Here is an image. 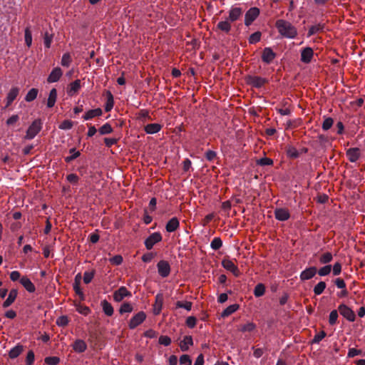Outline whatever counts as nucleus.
<instances>
[{
    "instance_id": "nucleus-1",
    "label": "nucleus",
    "mask_w": 365,
    "mask_h": 365,
    "mask_svg": "<svg viewBox=\"0 0 365 365\" xmlns=\"http://www.w3.org/2000/svg\"><path fill=\"white\" fill-rule=\"evenodd\" d=\"M278 32L284 38H294L297 35V30L290 22L285 20H278L276 22Z\"/></svg>"
},
{
    "instance_id": "nucleus-2",
    "label": "nucleus",
    "mask_w": 365,
    "mask_h": 365,
    "mask_svg": "<svg viewBox=\"0 0 365 365\" xmlns=\"http://www.w3.org/2000/svg\"><path fill=\"white\" fill-rule=\"evenodd\" d=\"M42 128V121L40 119L34 120L28 128L24 139L31 140L34 138Z\"/></svg>"
},
{
    "instance_id": "nucleus-3",
    "label": "nucleus",
    "mask_w": 365,
    "mask_h": 365,
    "mask_svg": "<svg viewBox=\"0 0 365 365\" xmlns=\"http://www.w3.org/2000/svg\"><path fill=\"white\" fill-rule=\"evenodd\" d=\"M259 14V10L257 7L250 8L245 14V24L250 26L257 18Z\"/></svg>"
},
{
    "instance_id": "nucleus-4",
    "label": "nucleus",
    "mask_w": 365,
    "mask_h": 365,
    "mask_svg": "<svg viewBox=\"0 0 365 365\" xmlns=\"http://www.w3.org/2000/svg\"><path fill=\"white\" fill-rule=\"evenodd\" d=\"M243 11L242 8L233 6L228 11V17L227 18L231 23L239 20L242 16Z\"/></svg>"
},
{
    "instance_id": "nucleus-5",
    "label": "nucleus",
    "mask_w": 365,
    "mask_h": 365,
    "mask_svg": "<svg viewBox=\"0 0 365 365\" xmlns=\"http://www.w3.org/2000/svg\"><path fill=\"white\" fill-rule=\"evenodd\" d=\"M222 265L225 269L232 272L235 277H238L240 275V270L232 260L230 259H224L222 261Z\"/></svg>"
},
{
    "instance_id": "nucleus-6",
    "label": "nucleus",
    "mask_w": 365,
    "mask_h": 365,
    "mask_svg": "<svg viewBox=\"0 0 365 365\" xmlns=\"http://www.w3.org/2000/svg\"><path fill=\"white\" fill-rule=\"evenodd\" d=\"M162 240V236L159 232L151 234L145 241V245L148 250H151L153 247Z\"/></svg>"
},
{
    "instance_id": "nucleus-7",
    "label": "nucleus",
    "mask_w": 365,
    "mask_h": 365,
    "mask_svg": "<svg viewBox=\"0 0 365 365\" xmlns=\"http://www.w3.org/2000/svg\"><path fill=\"white\" fill-rule=\"evenodd\" d=\"M130 296V292H129L125 287H120L119 289L114 292L113 299L117 302H120L124 298Z\"/></svg>"
},
{
    "instance_id": "nucleus-8",
    "label": "nucleus",
    "mask_w": 365,
    "mask_h": 365,
    "mask_svg": "<svg viewBox=\"0 0 365 365\" xmlns=\"http://www.w3.org/2000/svg\"><path fill=\"white\" fill-rule=\"evenodd\" d=\"M158 274L162 277H166L170 274V266L169 263L167 261L165 260H160L158 264Z\"/></svg>"
},
{
    "instance_id": "nucleus-9",
    "label": "nucleus",
    "mask_w": 365,
    "mask_h": 365,
    "mask_svg": "<svg viewBox=\"0 0 365 365\" xmlns=\"http://www.w3.org/2000/svg\"><path fill=\"white\" fill-rule=\"evenodd\" d=\"M63 75V71L59 67L54 68L49 73L47 81L49 83H56L59 81Z\"/></svg>"
},
{
    "instance_id": "nucleus-10",
    "label": "nucleus",
    "mask_w": 365,
    "mask_h": 365,
    "mask_svg": "<svg viewBox=\"0 0 365 365\" xmlns=\"http://www.w3.org/2000/svg\"><path fill=\"white\" fill-rule=\"evenodd\" d=\"M338 311L340 314L346 319H354L355 314L354 311L346 305L341 304L338 308Z\"/></svg>"
},
{
    "instance_id": "nucleus-11",
    "label": "nucleus",
    "mask_w": 365,
    "mask_h": 365,
    "mask_svg": "<svg viewBox=\"0 0 365 365\" xmlns=\"http://www.w3.org/2000/svg\"><path fill=\"white\" fill-rule=\"evenodd\" d=\"M313 56V49L310 47H306L301 51V61L304 63H309L312 61Z\"/></svg>"
},
{
    "instance_id": "nucleus-12",
    "label": "nucleus",
    "mask_w": 365,
    "mask_h": 365,
    "mask_svg": "<svg viewBox=\"0 0 365 365\" xmlns=\"http://www.w3.org/2000/svg\"><path fill=\"white\" fill-rule=\"evenodd\" d=\"M317 268L315 267H310L305 269L300 274V279L302 281H306L312 279L317 274Z\"/></svg>"
},
{
    "instance_id": "nucleus-13",
    "label": "nucleus",
    "mask_w": 365,
    "mask_h": 365,
    "mask_svg": "<svg viewBox=\"0 0 365 365\" xmlns=\"http://www.w3.org/2000/svg\"><path fill=\"white\" fill-rule=\"evenodd\" d=\"M276 54L269 47L264 48L262 55V61L266 63H270L275 58Z\"/></svg>"
},
{
    "instance_id": "nucleus-14",
    "label": "nucleus",
    "mask_w": 365,
    "mask_h": 365,
    "mask_svg": "<svg viewBox=\"0 0 365 365\" xmlns=\"http://www.w3.org/2000/svg\"><path fill=\"white\" fill-rule=\"evenodd\" d=\"M99 327V324L97 321H90L89 323L87 324V330L90 333L91 336L93 337H97L99 334L101 332L98 330Z\"/></svg>"
},
{
    "instance_id": "nucleus-15",
    "label": "nucleus",
    "mask_w": 365,
    "mask_h": 365,
    "mask_svg": "<svg viewBox=\"0 0 365 365\" xmlns=\"http://www.w3.org/2000/svg\"><path fill=\"white\" fill-rule=\"evenodd\" d=\"M346 155L350 162L354 163L360 157V150L357 148H349L346 150Z\"/></svg>"
},
{
    "instance_id": "nucleus-16",
    "label": "nucleus",
    "mask_w": 365,
    "mask_h": 365,
    "mask_svg": "<svg viewBox=\"0 0 365 365\" xmlns=\"http://www.w3.org/2000/svg\"><path fill=\"white\" fill-rule=\"evenodd\" d=\"M81 87V81L79 79H77L68 85L67 93L69 96H73L78 92Z\"/></svg>"
},
{
    "instance_id": "nucleus-17",
    "label": "nucleus",
    "mask_w": 365,
    "mask_h": 365,
    "mask_svg": "<svg viewBox=\"0 0 365 365\" xmlns=\"http://www.w3.org/2000/svg\"><path fill=\"white\" fill-rule=\"evenodd\" d=\"M71 346H73V350L78 354L83 353L87 349L86 342L80 339L76 340Z\"/></svg>"
},
{
    "instance_id": "nucleus-18",
    "label": "nucleus",
    "mask_w": 365,
    "mask_h": 365,
    "mask_svg": "<svg viewBox=\"0 0 365 365\" xmlns=\"http://www.w3.org/2000/svg\"><path fill=\"white\" fill-rule=\"evenodd\" d=\"M274 215L277 220L284 221L289 218V212L288 210L284 208L277 209L274 212Z\"/></svg>"
},
{
    "instance_id": "nucleus-19",
    "label": "nucleus",
    "mask_w": 365,
    "mask_h": 365,
    "mask_svg": "<svg viewBox=\"0 0 365 365\" xmlns=\"http://www.w3.org/2000/svg\"><path fill=\"white\" fill-rule=\"evenodd\" d=\"M20 282L22 286L29 292H34L36 290L34 284L32 282L26 277H23L20 279Z\"/></svg>"
},
{
    "instance_id": "nucleus-20",
    "label": "nucleus",
    "mask_w": 365,
    "mask_h": 365,
    "mask_svg": "<svg viewBox=\"0 0 365 365\" xmlns=\"http://www.w3.org/2000/svg\"><path fill=\"white\" fill-rule=\"evenodd\" d=\"M163 304V296L162 294H158L155 296V302L153 305V312L155 314H158L162 309Z\"/></svg>"
},
{
    "instance_id": "nucleus-21",
    "label": "nucleus",
    "mask_w": 365,
    "mask_h": 365,
    "mask_svg": "<svg viewBox=\"0 0 365 365\" xmlns=\"http://www.w3.org/2000/svg\"><path fill=\"white\" fill-rule=\"evenodd\" d=\"M193 344L192 337L190 336H185L183 339L180 342V348L182 351L188 350L189 346Z\"/></svg>"
},
{
    "instance_id": "nucleus-22",
    "label": "nucleus",
    "mask_w": 365,
    "mask_h": 365,
    "mask_svg": "<svg viewBox=\"0 0 365 365\" xmlns=\"http://www.w3.org/2000/svg\"><path fill=\"white\" fill-rule=\"evenodd\" d=\"M180 226L179 220L177 217L171 218L166 225V230L168 232H173L175 231Z\"/></svg>"
},
{
    "instance_id": "nucleus-23",
    "label": "nucleus",
    "mask_w": 365,
    "mask_h": 365,
    "mask_svg": "<svg viewBox=\"0 0 365 365\" xmlns=\"http://www.w3.org/2000/svg\"><path fill=\"white\" fill-rule=\"evenodd\" d=\"M231 22L227 19L218 22L217 24V29L226 34H228L231 31Z\"/></svg>"
},
{
    "instance_id": "nucleus-24",
    "label": "nucleus",
    "mask_w": 365,
    "mask_h": 365,
    "mask_svg": "<svg viewBox=\"0 0 365 365\" xmlns=\"http://www.w3.org/2000/svg\"><path fill=\"white\" fill-rule=\"evenodd\" d=\"M103 112L101 108H96L88 110L85 115H83V119L85 120H91L95 117H98L102 115Z\"/></svg>"
},
{
    "instance_id": "nucleus-25",
    "label": "nucleus",
    "mask_w": 365,
    "mask_h": 365,
    "mask_svg": "<svg viewBox=\"0 0 365 365\" xmlns=\"http://www.w3.org/2000/svg\"><path fill=\"white\" fill-rule=\"evenodd\" d=\"M192 308V302L186 300L183 301H178L175 304V309H183L186 312H189Z\"/></svg>"
},
{
    "instance_id": "nucleus-26",
    "label": "nucleus",
    "mask_w": 365,
    "mask_h": 365,
    "mask_svg": "<svg viewBox=\"0 0 365 365\" xmlns=\"http://www.w3.org/2000/svg\"><path fill=\"white\" fill-rule=\"evenodd\" d=\"M162 128V126L159 123H150L145 126V131L148 134H155L158 133Z\"/></svg>"
},
{
    "instance_id": "nucleus-27",
    "label": "nucleus",
    "mask_w": 365,
    "mask_h": 365,
    "mask_svg": "<svg viewBox=\"0 0 365 365\" xmlns=\"http://www.w3.org/2000/svg\"><path fill=\"white\" fill-rule=\"evenodd\" d=\"M19 92V89L16 87L12 88L6 97V106H9L16 99Z\"/></svg>"
},
{
    "instance_id": "nucleus-28",
    "label": "nucleus",
    "mask_w": 365,
    "mask_h": 365,
    "mask_svg": "<svg viewBox=\"0 0 365 365\" xmlns=\"http://www.w3.org/2000/svg\"><path fill=\"white\" fill-rule=\"evenodd\" d=\"M80 279H81V275H80V274H78L75 277V283L73 284V289H74L75 292L79 296L81 299H83L84 294H83V292L80 287Z\"/></svg>"
},
{
    "instance_id": "nucleus-29",
    "label": "nucleus",
    "mask_w": 365,
    "mask_h": 365,
    "mask_svg": "<svg viewBox=\"0 0 365 365\" xmlns=\"http://www.w3.org/2000/svg\"><path fill=\"white\" fill-rule=\"evenodd\" d=\"M24 351V346L18 344L16 346H15L13 349H11L9 353V356L11 359H16L21 354V353Z\"/></svg>"
},
{
    "instance_id": "nucleus-30",
    "label": "nucleus",
    "mask_w": 365,
    "mask_h": 365,
    "mask_svg": "<svg viewBox=\"0 0 365 365\" xmlns=\"http://www.w3.org/2000/svg\"><path fill=\"white\" fill-rule=\"evenodd\" d=\"M57 99V91L56 88H52L48 95V98L47 99V106L48 108H52L54 106L56 101Z\"/></svg>"
},
{
    "instance_id": "nucleus-31",
    "label": "nucleus",
    "mask_w": 365,
    "mask_h": 365,
    "mask_svg": "<svg viewBox=\"0 0 365 365\" xmlns=\"http://www.w3.org/2000/svg\"><path fill=\"white\" fill-rule=\"evenodd\" d=\"M106 96H107V101H106V103L105 105V110L106 112H109L113 108L114 100H113V96L112 93H110V91L106 92Z\"/></svg>"
},
{
    "instance_id": "nucleus-32",
    "label": "nucleus",
    "mask_w": 365,
    "mask_h": 365,
    "mask_svg": "<svg viewBox=\"0 0 365 365\" xmlns=\"http://www.w3.org/2000/svg\"><path fill=\"white\" fill-rule=\"evenodd\" d=\"M249 83L255 87L259 88L264 84L265 80L258 76H252L249 78Z\"/></svg>"
},
{
    "instance_id": "nucleus-33",
    "label": "nucleus",
    "mask_w": 365,
    "mask_h": 365,
    "mask_svg": "<svg viewBox=\"0 0 365 365\" xmlns=\"http://www.w3.org/2000/svg\"><path fill=\"white\" fill-rule=\"evenodd\" d=\"M18 292L16 289H11L7 299L4 302V307L10 306L16 299Z\"/></svg>"
},
{
    "instance_id": "nucleus-34",
    "label": "nucleus",
    "mask_w": 365,
    "mask_h": 365,
    "mask_svg": "<svg viewBox=\"0 0 365 365\" xmlns=\"http://www.w3.org/2000/svg\"><path fill=\"white\" fill-rule=\"evenodd\" d=\"M101 307L104 313L108 316L110 317L113 314V308L110 303L106 300L101 302Z\"/></svg>"
},
{
    "instance_id": "nucleus-35",
    "label": "nucleus",
    "mask_w": 365,
    "mask_h": 365,
    "mask_svg": "<svg viewBox=\"0 0 365 365\" xmlns=\"http://www.w3.org/2000/svg\"><path fill=\"white\" fill-rule=\"evenodd\" d=\"M239 309V305L234 304L227 307L221 314L222 317H227Z\"/></svg>"
},
{
    "instance_id": "nucleus-36",
    "label": "nucleus",
    "mask_w": 365,
    "mask_h": 365,
    "mask_svg": "<svg viewBox=\"0 0 365 365\" xmlns=\"http://www.w3.org/2000/svg\"><path fill=\"white\" fill-rule=\"evenodd\" d=\"M38 91L37 88L30 89L25 96V101L26 102H31L35 100L38 96Z\"/></svg>"
},
{
    "instance_id": "nucleus-37",
    "label": "nucleus",
    "mask_w": 365,
    "mask_h": 365,
    "mask_svg": "<svg viewBox=\"0 0 365 365\" xmlns=\"http://www.w3.org/2000/svg\"><path fill=\"white\" fill-rule=\"evenodd\" d=\"M333 259V255L331 252H324L319 257V262L323 264H326L330 262Z\"/></svg>"
},
{
    "instance_id": "nucleus-38",
    "label": "nucleus",
    "mask_w": 365,
    "mask_h": 365,
    "mask_svg": "<svg viewBox=\"0 0 365 365\" xmlns=\"http://www.w3.org/2000/svg\"><path fill=\"white\" fill-rule=\"evenodd\" d=\"M265 287L263 284H257L254 289V294L256 297H262L264 294Z\"/></svg>"
},
{
    "instance_id": "nucleus-39",
    "label": "nucleus",
    "mask_w": 365,
    "mask_h": 365,
    "mask_svg": "<svg viewBox=\"0 0 365 365\" xmlns=\"http://www.w3.org/2000/svg\"><path fill=\"white\" fill-rule=\"evenodd\" d=\"M255 327H256L255 324L250 322V323H247L246 324L240 326L238 327V330L240 331H242V333H246V331H248L250 333V331L255 330Z\"/></svg>"
},
{
    "instance_id": "nucleus-40",
    "label": "nucleus",
    "mask_w": 365,
    "mask_h": 365,
    "mask_svg": "<svg viewBox=\"0 0 365 365\" xmlns=\"http://www.w3.org/2000/svg\"><path fill=\"white\" fill-rule=\"evenodd\" d=\"M44 362L48 365H58L60 362V358L56 356H46L44 359Z\"/></svg>"
},
{
    "instance_id": "nucleus-41",
    "label": "nucleus",
    "mask_w": 365,
    "mask_h": 365,
    "mask_svg": "<svg viewBox=\"0 0 365 365\" xmlns=\"http://www.w3.org/2000/svg\"><path fill=\"white\" fill-rule=\"evenodd\" d=\"M286 152H287V156L291 158H297L299 155V153L298 150H297V148H295L293 146L287 147Z\"/></svg>"
},
{
    "instance_id": "nucleus-42",
    "label": "nucleus",
    "mask_w": 365,
    "mask_h": 365,
    "mask_svg": "<svg viewBox=\"0 0 365 365\" xmlns=\"http://www.w3.org/2000/svg\"><path fill=\"white\" fill-rule=\"evenodd\" d=\"M25 43L28 47L32 44V35L29 27L26 28L24 31Z\"/></svg>"
},
{
    "instance_id": "nucleus-43",
    "label": "nucleus",
    "mask_w": 365,
    "mask_h": 365,
    "mask_svg": "<svg viewBox=\"0 0 365 365\" xmlns=\"http://www.w3.org/2000/svg\"><path fill=\"white\" fill-rule=\"evenodd\" d=\"M326 288V283L324 282H319L314 287V292L316 295L321 294Z\"/></svg>"
},
{
    "instance_id": "nucleus-44",
    "label": "nucleus",
    "mask_w": 365,
    "mask_h": 365,
    "mask_svg": "<svg viewBox=\"0 0 365 365\" xmlns=\"http://www.w3.org/2000/svg\"><path fill=\"white\" fill-rule=\"evenodd\" d=\"M331 271V265L327 264L321 267L317 272L319 276L324 277L330 274Z\"/></svg>"
},
{
    "instance_id": "nucleus-45",
    "label": "nucleus",
    "mask_w": 365,
    "mask_h": 365,
    "mask_svg": "<svg viewBox=\"0 0 365 365\" xmlns=\"http://www.w3.org/2000/svg\"><path fill=\"white\" fill-rule=\"evenodd\" d=\"M326 336V333L324 331L317 332L312 340V344H319Z\"/></svg>"
},
{
    "instance_id": "nucleus-46",
    "label": "nucleus",
    "mask_w": 365,
    "mask_h": 365,
    "mask_svg": "<svg viewBox=\"0 0 365 365\" xmlns=\"http://www.w3.org/2000/svg\"><path fill=\"white\" fill-rule=\"evenodd\" d=\"M222 241L220 237H215L210 243V247L214 250H219L222 247Z\"/></svg>"
},
{
    "instance_id": "nucleus-47",
    "label": "nucleus",
    "mask_w": 365,
    "mask_h": 365,
    "mask_svg": "<svg viewBox=\"0 0 365 365\" xmlns=\"http://www.w3.org/2000/svg\"><path fill=\"white\" fill-rule=\"evenodd\" d=\"M72 61L71 56L68 53L63 55L61 63L63 66L68 67Z\"/></svg>"
},
{
    "instance_id": "nucleus-48",
    "label": "nucleus",
    "mask_w": 365,
    "mask_h": 365,
    "mask_svg": "<svg viewBox=\"0 0 365 365\" xmlns=\"http://www.w3.org/2000/svg\"><path fill=\"white\" fill-rule=\"evenodd\" d=\"M333 123H334V120L331 118H330V117L325 118L324 120V122L322 123V128L324 130H328L329 129H330L331 128V126L333 125Z\"/></svg>"
},
{
    "instance_id": "nucleus-49",
    "label": "nucleus",
    "mask_w": 365,
    "mask_h": 365,
    "mask_svg": "<svg viewBox=\"0 0 365 365\" xmlns=\"http://www.w3.org/2000/svg\"><path fill=\"white\" fill-rule=\"evenodd\" d=\"M179 362L180 365H192V361L190 355H181Z\"/></svg>"
},
{
    "instance_id": "nucleus-50",
    "label": "nucleus",
    "mask_w": 365,
    "mask_h": 365,
    "mask_svg": "<svg viewBox=\"0 0 365 365\" xmlns=\"http://www.w3.org/2000/svg\"><path fill=\"white\" fill-rule=\"evenodd\" d=\"M113 132V128L109 123H106L99 128L101 135L109 134Z\"/></svg>"
},
{
    "instance_id": "nucleus-51",
    "label": "nucleus",
    "mask_w": 365,
    "mask_h": 365,
    "mask_svg": "<svg viewBox=\"0 0 365 365\" xmlns=\"http://www.w3.org/2000/svg\"><path fill=\"white\" fill-rule=\"evenodd\" d=\"M355 356H365V354H363V351L360 349H356L355 348H351L348 351L347 356L348 357H354Z\"/></svg>"
},
{
    "instance_id": "nucleus-52",
    "label": "nucleus",
    "mask_w": 365,
    "mask_h": 365,
    "mask_svg": "<svg viewBox=\"0 0 365 365\" xmlns=\"http://www.w3.org/2000/svg\"><path fill=\"white\" fill-rule=\"evenodd\" d=\"M35 360V354L33 351H29L26 356L25 363L26 365H33Z\"/></svg>"
},
{
    "instance_id": "nucleus-53",
    "label": "nucleus",
    "mask_w": 365,
    "mask_h": 365,
    "mask_svg": "<svg viewBox=\"0 0 365 365\" xmlns=\"http://www.w3.org/2000/svg\"><path fill=\"white\" fill-rule=\"evenodd\" d=\"M335 284L338 288L344 289L342 291V295L346 294L347 292L346 290V283L344 282V281L342 279H341V278L336 279Z\"/></svg>"
},
{
    "instance_id": "nucleus-54",
    "label": "nucleus",
    "mask_w": 365,
    "mask_h": 365,
    "mask_svg": "<svg viewBox=\"0 0 365 365\" xmlns=\"http://www.w3.org/2000/svg\"><path fill=\"white\" fill-rule=\"evenodd\" d=\"M171 341L170 337L166 335H161L158 339L159 344L165 346L170 345Z\"/></svg>"
},
{
    "instance_id": "nucleus-55",
    "label": "nucleus",
    "mask_w": 365,
    "mask_h": 365,
    "mask_svg": "<svg viewBox=\"0 0 365 365\" xmlns=\"http://www.w3.org/2000/svg\"><path fill=\"white\" fill-rule=\"evenodd\" d=\"M260 38H261V33L259 31H257L250 35V36L249 38V42H250V43H256L260 41Z\"/></svg>"
},
{
    "instance_id": "nucleus-56",
    "label": "nucleus",
    "mask_w": 365,
    "mask_h": 365,
    "mask_svg": "<svg viewBox=\"0 0 365 365\" xmlns=\"http://www.w3.org/2000/svg\"><path fill=\"white\" fill-rule=\"evenodd\" d=\"M70 153H72L71 155L67 156L65 158V160L67 163L71 162V160L76 159V158H78L80 155L79 151L76 150V149H74V148L71 149Z\"/></svg>"
},
{
    "instance_id": "nucleus-57",
    "label": "nucleus",
    "mask_w": 365,
    "mask_h": 365,
    "mask_svg": "<svg viewBox=\"0 0 365 365\" xmlns=\"http://www.w3.org/2000/svg\"><path fill=\"white\" fill-rule=\"evenodd\" d=\"M73 127L72 121L69 120H63L58 126V128L61 130H69Z\"/></svg>"
},
{
    "instance_id": "nucleus-58",
    "label": "nucleus",
    "mask_w": 365,
    "mask_h": 365,
    "mask_svg": "<svg viewBox=\"0 0 365 365\" xmlns=\"http://www.w3.org/2000/svg\"><path fill=\"white\" fill-rule=\"evenodd\" d=\"M133 310V307L129 303H123L120 308V312L121 314L123 313H129L131 312Z\"/></svg>"
},
{
    "instance_id": "nucleus-59",
    "label": "nucleus",
    "mask_w": 365,
    "mask_h": 365,
    "mask_svg": "<svg viewBox=\"0 0 365 365\" xmlns=\"http://www.w3.org/2000/svg\"><path fill=\"white\" fill-rule=\"evenodd\" d=\"M94 276V273L93 272H85L83 274V282L85 284L90 283Z\"/></svg>"
},
{
    "instance_id": "nucleus-60",
    "label": "nucleus",
    "mask_w": 365,
    "mask_h": 365,
    "mask_svg": "<svg viewBox=\"0 0 365 365\" xmlns=\"http://www.w3.org/2000/svg\"><path fill=\"white\" fill-rule=\"evenodd\" d=\"M257 164L260 165H271L273 164V161L270 158H262L257 160Z\"/></svg>"
},
{
    "instance_id": "nucleus-61",
    "label": "nucleus",
    "mask_w": 365,
    "mask_h": 365,
    "mask_svg": "<svg viewBox=\"0 0 365 365\" xmlns=\"http://www.w3.org/2000/svg\"><path fill=\"white\" fill-rule=\"evenodd\" d=\"M53 36L48 33H46L44 35V45L46 48H50L52 42Z\"/></svg>"
},
{
    "instance_id": "nucleus-62",
    "label": "nucleus",
    "mask_w": 365,
    "mask_h": 365,
    "mask_svg": "<svg viewBox=\"0 0 365 365\" xmlns=\"http://www.w3.org/2000/svg\"><path fill=\"white\" fill-rule=\"evenodd\" d=\"M111 264L115 265H119L123 262V257L120 255H115L110 259Z\"/></svg>"
},
{
    "instance_id": "nucleus-63",
    "label": "nucleus",
    "mask_w": 365,
    "mask_h": 365,
    "mask_svg": "<svg viewBox=\"0 0 365 365\" xmlns=\"http://www.w3.org/2000/svg\"><path fill=\"white\" fill-rule=\"evenodd\" d=\"M19 117L18 115H13L7 119L6 124L8 125H14L19 120Z\"/></svg>"
},
{
    "instance_id": "nucleus-64",
    "label": "nucleus",
    "mask_w": 365,
    "mask_h": 365,
    "mask_svg": "<svg viewBox=\"0 0 365 365\" xmlns=\"http://www.w3.org/2000/svg\"><path fill=\"white\" fill-rule=\"evenodd\" d=\"M77 311L84 316H87L88 314L90 312L89 308L86 306H78L77 307Z\"/></svg>"
}]
</instances>
